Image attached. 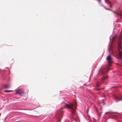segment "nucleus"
I'll list each match as a JSON object with an SVG mask.
<instances>
[{
	"mask_svg": "<svg viewBox=\"0 0 122 122\" xmlns=\"http://www.w3.org/2000/svg\"><path fill=\"white\" fill-rule=\"evenodd\" d=\"M76 103H75V104L72 103H70L69 104H66L65 106L67 108L70 109L71 110L72 114V118L74 119L75 118L74 117L76 115V111L74 108H76Z\"/></svg>",
	"mask_w": 122,
	"mask_h": 122,
	"instance_id": "1",
	"label": "nucleus"
},
{
	"mask_svg": "<svg viewBox=\"0 0 122 122\" xmlns=\"http://www.w3.org/2000/svg\"><path fill=\"white\" fill-rule=\"evenodd\" d=\"M122 41V39L121 36L119 38L118 42V43L117 48H118V58L119 59H122V48L121 46Z\"/></svg>",
	"mask_w": 122,
	"mask_h": 122,
	"instance_id": "2",
	"label": "nucleus"
},
{
	"mask_svg": "<svg viewBox=\"0 0 122 122\" xmlns=\"http://www.w3.org/2000/svg\"><path fill=\"white\" fill-rule=\"evenodd\" d=\"M25 93L24 90L22 89H19L16 91V94L20 95H23Z\"/></svg>",
	"mask_w": 122,
	"mask_h": 122,
	"instance_id": "3",
	"label": "nucleus"
},
{
	"mask_svg": "<svg viewBox=\"0 0 122 122\" xmlns=\"http://www.w3.org/2000/svg\"><path fill=\"white\" fill-rule=\"evenodd\" d=\"M107 60L109 65V66L110 65L112 62V61L111 56H107Z\"/></svg>",
	"mask_w": 122,
	"mask_h": 122,
	"instance_id": "4",
	"label": "nucleus"
},
{
	"mask_svg": "<svg viewBox=\"0 0 122 122\" xmlns=\"http://www.w3.org/2000/svg\"><path fill=\"white\" fill-rule=\"evenodd\" d=\"M112 12L114 13H116L117 14V15H120L121 17H122V13L121 12L120 13H119L118 12H117V11L115 12L114 11H113Z\"/></svg>",
	"mask_w": 122,
	"mask_h": 122,
	"instance_id": "5",
	"label": "nucleus"
},
{
	"mask_svg": "<svg viewBox=\"0 0 122 122\" xmlns=\"http://www.w3.org/2000/svg\"><path fill=\"white\" fill-rule=\"evenodd\" d=\"M10 86L7 85V84H5L3 86V87L4 88L7 89L10 88Z\"/></svg>",
	"mask_w": 122,
	"mask_h": 122,
	"instance_id": "6",
	"label": "nucleus"
},
{
	"mask_svg": "<svg viewBox=\"0 0 122 122\" xmlns=\"http://www.w3.org/2000/svg\"><path fill=\"white\" fill-rule=\"evenodd\" d=\"M108 72V70H104L102 71V74H106Z\"/></svg>",
	"mask_w": 122,
	"mask_h": 122,
	"instance_id": "7",
	"label": "nucleus"
},
{
	"mask_svg": "<svg viewBox=\"0 0 122 122\" xmlns=\"http://www.w3.org/2000/svg\"><path fill=\"white\" fill-rule=\"evenodd\" d=\"M116 99L118 100V101H121L122 100V99L121 98H119L116 97Z\"/></svg>",
	"mask_w": 122,
	"mask_h": 122,
	"instance_id": "8",
	"label": "nucleus"
},
{
	"mask_svg": "<svg viewBox=\"0 0 122 122\" xmlns=\"http://www.w3.org/2000/svg\"><path fill=\"white\" fill-rule=\"evenodd\" d=\"M107 78V76H106L105 77H103L102 78V80H105V79H106Z\"/></svg>",
	"mask_w": 122,
	"mask_h": 122,
	"instance_id": "9",
	"label": "nucleus"
},
{
	"mask_svg": "<svg viewBox=\"0 0 122 122\" xmlns=\"http://www.w3.org/2000/svg\"><path fill=\"white\" fill-rule=\"evenodd\" d=\"M12 91H6L5 90V92H11Z\"/></svg>",
	"mask_w": 122,
	"mask_h": 122,
	"instance_id": "10",
	"label": "nucleus"
},
{
	"mask_svg": "<svg viewBox=\"0 0 122 122\" xmlns=\"http://www.w3.org/2000/svg\"><path fill=\"white\" fill-rule=\"evenodd\" d=\"M60 113L61 114H62V113H63V111H61V112H60Z\"/></svg>",
	"mask_w": 122,
	"mask_h": 122,
	"instance_id": "11",
	"label": "nucleus"
},
{
	"mask_svg": "<svg viewBox=\"0 0 122 122\" xmlns=\"http://www.w3.org/2000/svg\"><path fill=\"white\" fill-rule=\"evenodd\" d=\"M109 112H106L105 113V114H107V113H109Z\"/></svg>",
	"mask_w": 122,
	"mask_h": 122,
	"instance_id": "12",
	"label": "nucleus"
},
{
	"mask_svg": "<svg viewBox=\"0 0 122 122\" xmlns=\"http://www.w3.org/2000/svg\"><path fill=\"white\" fill-rule=\"evenodd\" d=\"M62 110V109L61 108L59 110V111H61Z\"/></svg>",
	"mask_w": 122,
	"mask_h": 122,
	"instance_id": "13",
	"label": "nucleus"
},
{
	"mask_svg": "<svg viewBox=\"0 0 122 122\" xmlns=\"http://www.w3.org/2000/svg\"><path fill=\"white\" fill-rule=\"evenodd\" d=\"M108 4H111V3L110 2L108 1Z\"/></svg>",
	"mask_w": 122,
	"mask_h": 122,
	"instance_id": "14",
	"label": "nucleus"
},
{
	"mask_svg": "<svg viewBox=\"0 0 122 122\" xmlns=\"http://www.w3.org/2000/svg\"><path fill=\"white\" fill-rule=\"evenodd\" d=\"M106 9H107V10H109V9H107V8H106Z\"/></svg>",
	"mask_w": 122,
	"mask_h": 122,
	"instance_id": "15",
	"label": "nucleus"
},
{
	"mask_svg": "<svg viewBox=\"0 0 122 122\" xmlns=\"http://www.w3.org/2000/svg\"><path fill=\"white\" fill-rule=\"evenodd\" d=\"M112 5H110V7H112Z\"/></svg>",
	"mask_w": 122,
	"mask_h": 122,
	"instance_id": "16",
	"label": "nucleus"
},
{
	"mask_svg": "<svg viewBox=\"0 0 122 122\" xmlns=\"http://www.w3.org/2000/svg\"><path fill=\"white\" fill-rule=\"evenodd\" d=\"M116 36H115V38H116Z\"/></svg>",
	"mask_w": 122,
	"mask_h": 122,
	"instance_id": "17",
	"label": "nucleus"
}]
</instances>
